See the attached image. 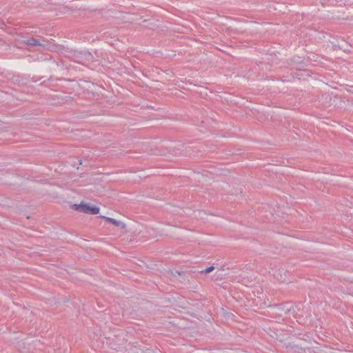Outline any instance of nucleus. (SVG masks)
<instances>
[{"instance_id": "nucleus-1", "label": "nucleus", "mask_w": 353, "mask_h": 353, "mask_svg": "<svg viewBox=\"0 0 353 353\" xmlns=\"http://www.w3.org/2000/svg\"><path fill=\"white\" fill-rule=\"evenodd\" d=\"M72 208L85 213V214H97L99 213V208L94 205H91L89 203H85L83 202H81L80 204H74L72 205Z\"/></svg>"}, {"instance_id": "nucleus-2", "label": "nucleus", "mask_w": 353, "mask_h": 353, "mask_svg": "<svg viewBox=\"0 0 353 353\" xmlns=\"http://www.w3.org/2000/svg\"><path fill=\"white\" fill-rule=\"evenodd\" d=\"M46 41L45 40H42V42L40 41L39 40L37 39H34V38H31L30 39H28L26 41H24V43L28 45V46H43V47H46V43H44Z\"/></svg>"}, {"instance_id": "nucleus-3", "label": "nucleus", "mask_w": 353, "mask_h": 353, "mask_svg": "<svg viewBox=\"0 0 353 353\" xmlns=\"http://www.w3.org/2000/svg\"><path fill=\"white\" fill-rule=\"evenodd\" d=\"M101 218L105 219L106 221H108L111 223H112L113 225L121 228V229H125V227H126V225L121 222V221H117L114 219H112V218H110V217H107V216H101Z\"/></svg>"}, {"instance_id": "nucleus-4", "label": "nucleus", "mask_w": 353, "mask_h": 353, "mask_svg": "<svg viewBox=\"0 0 353 353\" xmlns=\"http://www.w3.org/2000/svg\"><path fill=\"white\" fill-rule=\"evenodd\" d=\"M214 270V267L210 266L203 270H201V274H208V273L212 272Z\"/></svg>"}, {"instance_id": "nucleus-5", "label": "nucleus", "mask_w": 353, "mask_h": 353, "mask_svg": "<svg viewBox=\"0 0 353 353\" xmlns=\"http://www.w3.org/2000/svg\"><path fill=\"white\" fill-rule=\"evenodd\" d=\"M3 23L1 21H0V25L3 24Z\"/></svg>"}]
</instances>
